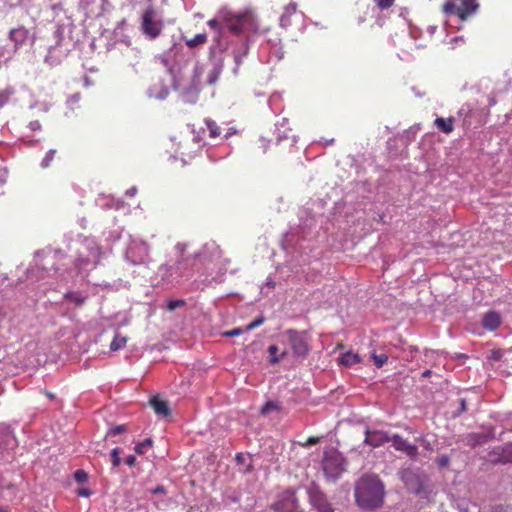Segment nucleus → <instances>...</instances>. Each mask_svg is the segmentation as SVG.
<instances>
[{
	"label": "nucleus",
	"instance_id": "nucleus-1",
	"mask_svg": "<svg viewBox=\"0 0 512 512\" xmlns=\"http://www.w3.org/2000/svg\"><path fill=\"white\" fill-rule=\"evenodd\" d=\"M384 485L378 476L365 475L355 486V499L363 509L381 507L384 499Z\"/></svg>",
	"mask_w": 512,
	"mask_h": 512
},
{
	"label": "nucleus",
	"instance_id": "nucleus-2",
	"mask_svg": "<svg viewBox=\"0 0 512 512\" xmlns=\"http://www.w3.org/2000/svg\"><path fill=\"white\" fill-rule=\"evenodd\" d=\"M219 19L234 35H241L245 31H255L257 28L256 17L251 9L235 12L223 8L218 12Z\"/></svg>",
	"mask_w": 512,
	"mask_h": 512
},
{
	"label": "nucleus",
	"instance_id": "nucleus-3",
	"mask_svg": "<svg viewBox=\"0 0 512 512\" xmlns=\"http://www.w3.org/2000/svg\"><path fill=\"white\" fill-rule=\"evenodd\" d=\"M187 249V244L185 243H177L175 245V250L179 254V259L177 260L174 266L165 264L160 267V271L164 272L166 276H173L177 274L178 276H183L185 271L192 267L191 260L197 261L201 258V253L196 252L192 256H184V253Z\"/></svg>",
	"mask_w": 512,
	"mask_h": 512
},
{
	"label": "nucleus",
	"instance_id": "nucleus-4",
	"mask_svg": "<svg viewBox=\"0 0 512 512\" xmlns=\"http://www.w3.org/2000/svg\"><path fill=\"white\" fill-rule=\"evenodd\" d=\"M478 7L477 0H454L445 3L443 11L465 21L477 11Z\"/></svg>",
	"mask_w": 512,
	"mask_h": 512
},
{
	"label": "nucleus",
	"instance_id": "nucleus-5",
	"mask_svg": "<svg viewBox=\"0 0 512 512\" xmlns=\"http://www.w3.org/2000/svg\"><path fill=\"white\" fill-rule=\"evenodd\" d=\"M155 9L149 6L142 14L141 31L151 40L158 38L164 28V23L161 20L155 19Z\"/></svg>",
	"mask_w": 512,
	"mask_h": 512
},
{
	"label": "nucleus",
	"instance_id": "nucleus-6",
	"mask_svg": "<svg viewBox=\"0 0 512 512\" xmlns=\"http://www.w3.org/2000/svg\"><path fill=\"white\" fill-rule=\"evenodd\" d=\"M283 337L287 339L295 357L302 359L306 358L310 351V347L305 332L289 329L284 332Z\"/></svg>",
	"mask_w": 512,
	"mask_h": 512
},
{
	"label": "nucleus",
	"instance_id": "nucleus-7",
	"mask_svg": "<svg viewBox=\"0 0 512 512\" xmlns=\"http://www.w3.org/2000/svg\"><path fill=\"white\" fill-rule=\"evenodd\" d=\"M276 512H297L299 502L293 490H286L281 493L278 500L273 504Z\"/></svg>",
	"mask_w": 512,
	"mask_h": 512
},
{
	"label": "nucleus",
	"instance_id": "nucleus-8",
	"mask_svg": "<svg viewBox=\"0 0 512 512\" xmlns=\"http://www.w3.org/2000/svg\"><path fill=\"white\" fill-rule=\"evenodd\" d=\"M396 451L404 453L410 459L414 460L418 456V447L414 444L409 443L399 434H393L391 441Z\"/></svg>",
	"mask_w": 512,
	"mask_h": 512
},
{
	"label": "nucleus",
	"instance_id": "nucleus-9",
	"mask_svg": "<svg viewBox=\"0 0 512 512\" xmlns=\"http://www.w3.org/2000/svg\"><path fill=\"white\" fill-rule=\"evenodd\" d=\"M390 441L391 436L385 431L370 430L369 428L365 430L364 443L371 446L372 448H378Z\"/></svg>",
	"mask_w": 512,
	"mask_h": 512
},
{
	"label": "nucleus",
	"instance_id": "nucleus-10",
	"mask_svg": "<svg viewBox=\"0 0 512 512\" xmlns=\"http://www.w3.org/2000/svg\"><path fill=\"white\" fill-rule=\"evenodd\" d=\"M309 499L312 506L318 512H334V509L328 502L326 496L318 489H311L309 491Z\"/></svg>",
	"mask_w": 512,
	"mask_h": 512
},
{
	"label": "nucleus",
	"instance_id": "nucleus-11",
	"mask_svg": "<svg viewBox=\"0 0 512 512\" xmlns=\"http://www.w3.org/2000/svg\"><path fill=\"white\" fill-rule=\"evenodd\" d=\"M491 461L494 463H512V443L496 447L491 453Z\"/></svg>",
	"mask_w": 512,
	"mask_h": 512
},
{
	"label": "nucleus",
	"instance_id": "nucleus-12",
	"mask_svg": "<svg viewBox=\"0 0 512 512\" xmlns=\"http://www.w3.org/2000/svg\"><path fill=\"white\" fill-rule=\"evenodd\" d=\"M150 405L158 416L168 417L171 415V410L168 406V403L160 399L158 396L150 399Z\"/></svg>",
	"mask_w": 512,
	"mask_h": 512
},
{
	"label": "nucleus",
	"instance_id": "nucleus-13",
	"mask_svg": "<svg viewBox=\"0 0 512 512\" xmlns=\"http://www.w3.org/2000/svg\"><path fill=\"white\" fill-rule=\"evenodd\" d=\"M483 327L493 331L496 330L501 324V318L496 312H489L484 315L482 320Z\"/></svg>",
	"mask_w": 512,
	"mask_h": 512
},
{
	"label": "nucleus",
	"instance_id": "nucleus-14",
	"mask_svg": "<svg viewBox=\"0 0 512 512\" xmlns=\"http://www.w3.org/2000/svg\"><path fill=\"white\" fill-rule=\"evenodd\" d=\"M454 118L448 117H437L434 120V125L437 127V129L445 134H450L454 130Z\"/></svg>",
	"mask_w": 512,
	"mask_h": 512
},
{
	"label": "nucleus",
	"instance_id": "nucleus-15",
	"mask_svg": "<svg viewBox=\"0 0 512 512\" xmlns=\"http://www.w3.org/2000/svg\"><path fill=\"white\" fill-rule=\"evenodd\" d=\"M28 32L25 28L19 27L14 28L10 31L9 37L11 41L15 43V49H18L19 46L24 44L27 39Z\"/></svg>",
	"mask_w": 512,
	"mask_h": 512
},
{
	"label": "nucleus",
	"instance_id": "nucleus-16",
	"mask_svg": "<svg viewBox=\"0 0 512 512\" xmlns=\"http://www.w3.org/2000/svg\"><path fill=\"white\" fill-rule=\"evenodd\" d=\"M296 11H297V4L294 2H291L285 6L284 13L280 19L281 25L283 27H287L288 25H290L289 18L291 17V15L296 13Z\"/></svg>",
	"mask_w": 512,
	"mask_h": 512
},
{
	"label": "nucleus",
	"instance_id": "nucleus-17",
	"mask_svg": "<svg viewBox=\"0 0 512 512\" xmlns=\"http://www.w3.org/2000/svg\"><path fill=\"white\" fill-rule=\"evenodd\" d=\"M360 361V356L353 352H346L339 358V362L346 367L352 366L353 364L359 363Z\"/></svg>",
	"mask_w": 512,
	"mask_h": 512
},
{
	"label": "nucleus",
	"instance_id": "nucleus-18",
	"mask_svg": "<svg viewBox=\"0 0 512 512\" xmlns=\"http://www.w3.org/2000/svg\"><path fill=\"white\" fill-rule=\"evenodd\" d=\"M134 249H138L141 253H142V256L139 257L138 259H133L132 262L133 264L135 265H139V264H143L145 262H147L148 260V255H149V248L146 244L142 243L140 245H137L135 247H133L129 253H133Z\"/></svg>",
	"mask_w": 512,
	"mask_h": 512
},
{
	"label": "nucleus",
	"instance_id": "nucleus-19",
	"mask_svg": "<svg viewBox=\"0 0 512 512\" xmlns=\"http://www.w3.org/2000/svg\"><path fill=\"white\" fill-rule=\"evenodd\" d=\"M64 298L65 300L72 302L76 307H81L87 299V297L74 291H68L65 293Z\"/></svg>",
	"mask_w": 512,
	"mask_h": 512
},
{
	"label": "nucleus",
	"instance_id": "nucleus-20",
	"mask_svg": "<svg viewBox=\"0 0 512 512\" xmlns=\"http://www.w3.org/2000/svg\"><path fill=\"white\" fill-rule=\"evenodd\" d=\"M127 341H128V336L121 335V334L117 333L110 344V349L112 351H118L120 349H123L126 346Z\"/></svg>",
	"mask_w": 512,
	"mask_h": 512
},
{
	"label": "nucleus",
	"instance_id": "nucleus-21",
	"mask_svg": "<svg viewBox=\"0 0 512 512\" xmlns=\"http://www.w3.org/2000/svg\"><path fill=\"white\" fill-rule=\"evenodd\" d=\"M207 40L208 38L206 33H199L191 39H186L185 43L189 48H195L199 45L205 44Z\"/></svg>",
	"mask_w": 512,
	"mask_h": 512
},
{
	"label": "nucleus",
	"instance_id": "nucleus-22",
	"mask_svg": "<svg viewBox=\"0 0 512 512\" xmlns=\"http://www.w3.org/2000/svg\"><path fill=\"white\" fill-rule=\"evenodd\" d=\"M90 256L92 258L93 267L94 268L97 267V265L100 263L101 256H102L101 248L98 245L93 244L90 247Z\"/></svg>",
	"mask_w": 512,
	"mask_h": 512
},
{
	"label": "nucleus",
	"instance_id": "nucleus-23",
	"mask_svg": "<svg viewBox=\"0 0 512 512\" xmlns=\"http://www.w3.org/2000/svg\"><path fill=\"white\" fill-rule=\"evenodd\" d=\"M205 124L209 130V136L211 138H216L220 135V128L215 121L206 119Z\"/></svg>",
	"mask_w": 512,
	"mask_h": 512
},
{
	"label": "nucleus",
	"instance_id": "nucleus-24",
	"mask_svg": "<svg viewBox=\"0 0 512 512\" xmlns=\"http://www.w3.org/2000/svg\"><path fill=\"white\" fill-rule=\"evenodd\" d=\"M278 350L279 349H278V347L276 345H270L268 347V352H269V354L271 356V362L272 363H278L281 359L284 358V356L287 355V352L283 351L280 356H277Z\"/></svg>",
	"mask_w": 512,
	"mask_h": 512
},
{
	"label": "nucleus",
	"instance_id": "nucleus-25",
	"mask_svg": "<svg viewBox=\"0 0 512 512\" xmlns=\"http://www.w3.org/2000/svg\"><path fill=\"white\" fill-rule=\"evenodd\" d=\"M358 10H359L358 14L355 15V20H356L358 25H361L367 19V15H368V12H369V6L368 5H363Z\"/></svg>",
	"mask_w": 512,
	"mask_h": 512
},
{
	"label": "nucleus",
	"instance_id": "nucleus-26",
	"mask_svg": "<svg viewBox=\"0 0 512 512\" xmlns=\"http://www.w3.org/2000/svg\"><path fill=\"white\" fill-rule=\"evenodd\" d=\"M153 444L152 439L147 438L143 442L139 443L135 447V451L138 454H144L148 448H150Z\"/></svg>",
	"mask_w": 512,
	"mask_h": 512
},
{
	"label": "nucleus",
	"instance_id": "nucleus-27",
	"mask_svg": "<svg viewBox=\"0 0 512 512\" xmlns=\"http://www.w3.org/2000/svg\"><path fill=\"white\" fill-rule=\"evenodd\" d=\"M372 359L374 361V364L378 367V368H381L388 360V356L386 354H375L373 353L372 354Z\"/></svg>",
	"mask_w": 512,
	"mask_h": 512
},
{
	"label": "nucleus",
	"instance_id": "nucleus-28",
	"mask_svg": "<svg viewBox=\"0 0 512 512\" xmlns=\"http://www.w3.org/2000/svg\"><path fill=\"white\" fill-rule=\"evenodd\" d=\"M120 453L121 449L116 447L111 451V461L112 465L114 467H118L120 465L121 459H120Z\"/></svg>",
	"mask_w": 512,
	"mask_h": 512
},
{
	"label": "nucleus",
	"instance_id": "nucleus-29",
	"mask_svg": "<svg viewBox=\"0 0 512 512\" xmlns=\"http://www.w3.org/2000/svg\"><path fill=\"white\" fill-rule=\"evenodd\" d=\"M56 155V150H50L46 153L45 157L42 160V167L47 168L50 166L51 162L53 161L54 157Z\"/></svg>",
	"mask_w": 512,
	"mask_h": 512
},
{
	"label": "nucleus",
	"instance_id": "nucleus-30",
	"mask_svg": "<svg viewBox=\"0 0 512 512\" xmlns=\"http://www.w3.org/2000/svg\"><path fill=\"white\" fill-rule=\"evenodd\" d=\"M127 431V427L125 425H117L107 432V436H116Z\"/></svg>",
	"mask_w": 512,
	"mask_h": 512
},
{
	"label": "nucleus",
	"instance_id": "nucleus-31",
	"mask_svg": "<svg viewBox=\"0 0 512 512\" xmlns=\"http://www.w3.org/2000/svg\"><path fill=\"white\" fill-rule=\"evenodd\" d=\"M74 479L78 483H84L88 479V474L84 470L78 469L74 473Z\"/></svg>",
	"mask_w": 512,
	"mask_h": 512
},
{
	"label": "nucleus",
	"instance_id": "nucleus-32",
	"mask_svg": "<svg viewBox=\"0 0 512 512\" xmlns=\"http://www.w3.org/2000/svg\"><path fill=\"white\" fill-rule=\"evenodd\" d=\"M264 322H265V318L263 316H260L257 319H255L254 321H252L251 323H249L246 326L245 331H250L252 329H255V328L261 326Z\"/></svg>",
	"mask_w": 512,
	"mask_h": 512
},
{
	"label": "nucleus",
	"instance_id": "nucleus-33",
	"mask_svg": "<svg viewBox=\"0 0 512 512\" xmlns=\"http://www.w3.org/2000/svg\"><path fill=\"white\" fill-rule=\"evenodd\" d=\"M373 1L376 3V5L380 9L384 10V9L390 8L394 4L395 0H373Z\"/></svg>",
	"mask_w": 512,
	"mask_h": 512
},
{
	"label": "nucleus",
	"instance_id": "nucleus-34",
	"mask_svg": "<svg viewBox=\"0 0 512 512\" xmlns=\"http://www.w3.org/2000/svg\"><path fill=\"white\" fill-rule=\"evenodd\" d=\"M184 304V300H171L167 303V308L168 310L173 311L176 308L183 306Z\"/></svg>",
	"mask_w": 512,
	"mask_h": 512
},
{
	"label": "nucleus",
	"instance_id": "nucleus-35",
	"mask_svg": "<svg viewBox=\"0 0 512 512\" xmlns=\"http://www.w3.org/2000/svg\"><path fill=\"white\" fill-rule=\"evenodd\" d=\"M450 462V458L448 455H441L436 459V463L440 468L447 467Z\"/></svg>",
	"mask_w": 512,
	"mask_h": 512
},
{
	"label": "nucleus",
	"instance_id": "nucleus-36",
	"mask_svg": "<svg viewBox=\"0 0 512 512\" xmlns=\"http://www.w3.org/2000/svg\"><path fill=\"white\" fill-rule=\"evenodd\" d=\"M320 442V437L311 436L305 442L300 443L302 447H310L312 445H316Z\"/></svg>",
	"mask_w": 512,
	"mask_h": 512
},
{
	"label": "nucleus",
	"instance_id": "nucleus-37",
	"mask_svg": "<svg viewBox=\"0 0 512 512\" xmlns=\"http://www.w3.org/2000/svg\"><path fill=\"white\" fill-rule=\"evenodd\" d=\"M277 409V405L272 402V401H269L267 402L261 409V413L266 415L268 414L271 410H275Z\"/></svg>",
	"mask_w": 512,
	"mask_h": 512
},
{
	"label": "nucleus",
	"instance_id": "nucleus-38",
	"mask_svg": "<svg viewBox=\"0 0 512 512\" xmlns=\"http://www.w3.org/2000/svg\"><path fill=\"white\" fill-rule=\"evenodd\" d=\"M242 332H243V330L241 328H235V329L224 332L223 335L227 336V337H234V336H238V335L242 334Z\"/></svg>",
	"mask_w": 512,
	"mask_h": 512
},
{
	"label": "nucleus",
	"instance_id": "nucleus-39",
	"mask_svg": "<svg viewBox=\"0 0 512 512\" xmlns=\"http://www.w3.org/2000/svg\"><path fill=\"white\" fill-rule=\"evenodd\" d=\"M89 262H90V260L88 258L80 257L79 259H77L76 266L79 269H83L88 265Z\"/></svg>",
	"mask_w": 512,
	"mask_h": 512
},
{
	"label": "nucleus",
	"instance_id": "nucleus-40",
	"mask_svg": "<svg viewBox=\"0 0 512 512\" xmlns=\"http://www.w3.org/2000/svg\"><path fill=\"white\" fill-rule=\"evenodd\" d=\"M220 21H221V20L219 19V17H218V18H214V19H210V20L207 22V25H208L210 28L217 30V29H219V28H220V27H219V22H220Z\"/></svg>",
	"mask_w": 512,
	"mask_h": 512
},
{
	"label": "nucleus",
	"instance_id": "nucleus-41",
	"mask_svg": "<svg viewBox=\"0 0 512 512\" xmlns=\"http://www.w3.org/2000/svg\"><path fill=\"white\" fill-rule=\"evenodd\" d=\"M419 441L421 442V445L423 446L424 449L428 451L432 450L431 444L427 439H425L424 437H420Z\"/></svg>",
	"mask_w": 512,
	"mask_h": 512
},
{
	"label": "nucleus",
	"instance_id": "nucleus-42",
	"mask_svg": "<svg viewBox=\"0 0 512 512\" xmlns=\"http://www.w3.org/2000/svg\"><path fill=\"white\" fill-rule=\"evenodd\" d=\"M77 495L83 496V497H89L91 495V491L88 489H85V488H79L77 490Z\"/></svg>",
	"mask_w": 512,
	"mask_h": 512
},
{
	"label": "nucleus",
	"instance_id": "nucleus-43",
	"mask_svg": "<svg viewBox=\"0 0 512 512\" xmlns=\"http://www.w3.org/2000/svg\"><path fill=\"white\" fill-rule=\"evenodd\" d=\"M136 462V457L134 455H129L126 457L125 459V463L128 465V466H133Z\"/></svg>",
	"mask_w": 512,
	"mask_h": 512
},
{
	"label": "nucleus",
	"instance_id": "nucleus-44",
	"mask_svg": "<svg viewBox=\"0 0 512 512\" xmlns=\"http://www.w3.org/2000/svg\"><path fill=\"white\" fill-rule=\"evenodd\" d=\"M153 494L157 493H165V489L163 486H157L155 489L151 491Z\"/></svg>",
	"mask_w": 512,
	"mask_h": 512
},
{
	"label": "nucleus",
	"instance_id": "nucleus-45",
	"mask_svg": "<svg viewBox=\"0 0 512 512\" xmlns=\"http://www.w3.org/2000/svg\"><path fill=\"white\" fill-rule=\"evenodd\" d=\"M431 370H425L423 373H422V377L424 378H427L431 375Z\"/></svg>",
	"mask_w": 512,
	"mask_h": 512
},
{
	"label": "nucleus",
	"instance_id": "nucleus-46",
	"mask_svg": "<svg viewBox=\"0 0 512 512\" xmlns=\"http://www.w3.org/2000/svg\"><path fill=\"white\" fill-rule=\"evenodd\" d=\"M44 394L49 398V399H54L55 398V395L49 391H45Z\"/></svg>",
	"mask_w": 512,
	"mask_h": 512
},
{
	"label": "nucleus",
	"instance_id": "nucleus-47",
	"mask_svg": "<svg viewBox=\"0 0 512 512\" xmlns=\"http://www.w3.org/2000/svg\"><path fill=\"white\" fill-rule=\"evenodd\" d=\"M461 407L463 410L465 409V401L464 400L461 401Z\"/></svg>",
	"mask_w": 512,
	"mask_h": 512
}]
</instances>
